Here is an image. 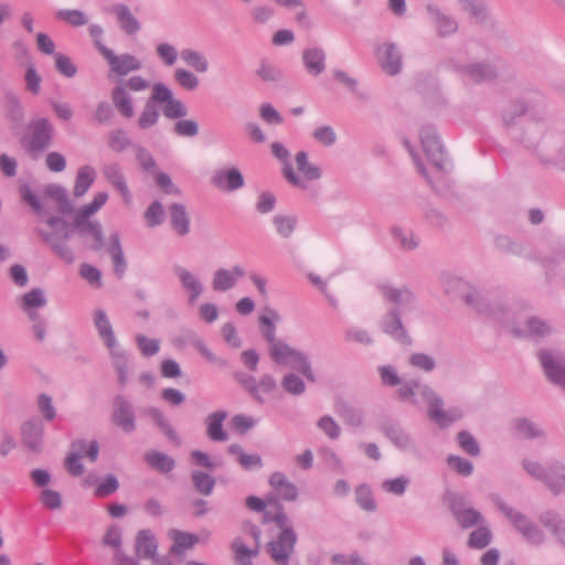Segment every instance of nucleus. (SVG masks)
I'll return each instance as SVG.
<instances>
[{
  "label": "nucleus",
  "mask_w": 565,
  "mask_h": 565,
  "mask_svg": "<svg viewBox=\"0 0 565 565\" xmlns=\"http://www.w3.org/2000/svg\"><path fill=\"white\" fill-rule=\"evenodd\" d=\"M427 10L440 36H447L457 31L458 24L451 17L444 14L437 7L431 4L427 7Z\"/></svg>",
  "instance_id": "e433bc0d"
},
{
  "label": "nucleus",
  "mask_w": 565,
  "mask_h": 565,
  "mask_svg": "<svg viewBox=\"0 0 565 565\" xmlns=\"http://www.w3.org/2000/svg\"><path fill=\"white\" fill-rule=\"evenodd\" d=\"M181 60L198 73H205L209 70L207 58L199 51L193 49H183L180 53Z\"/></svg>",
  "instance_id": "a18cd8bd"
},
{
  "label": "nucleus",
  "mask_w": 565,
  "mask_h": 565,
  "mask_svg": "<svg viewBox=\"0 0 565 565\" xmlns=\"http://www.w3.org/2000/svg\"><path fill=\"white\" fill-rule=\"evenodd\" d=\"M397 395L401 401H409L417 393L427 404V415L439 428H447L463 417L460 406H451L444 409L443 397L429 385L418 381H409L399 384Z\"/></svg>",
  "instance_id": "f03ea898"
},
{
  "label": "nucleus",
  "mask_w": 565,
  "mask_h": 565,
  "mask_svg": "<svg viewBox=\"0 0 565 565\" xmlns=\"http://www.w3.org/2000/svg\"><path fill=\"white\" fill-rule=\"evenodd\" d=\"M108 182L120 194L122 202L126 205H129L132 200L131 192L129 190L125 175L117 166H111L108 168Z\"/></svg>",
  "instance_id": "4c0bfd02"
},
{
  "label": "nucleus",
  "mask_w": 565,
  "mask_h": 565,
  "mask_svg": "<svg viewBox=\"0 0 565 565\" xmlns=\"http://www.w3.org/2000/svg\"><path fill=\"white\" fill-rule=\"evenodd\" d=\"M409 484V478L401 476L394 479H386L382 482L381 488L387 493L394 495H403Z\"/></svg>",
  "instance_id": "13d9d810"
},
{
  "label": "nucleus",
  "mask_w": 565,
  "mask_h": 565,
  "mask_svg": "<svg viewBox=\"0 0 565 565\" xmlns=\"http://www.w3.org/2000/svg\"><path fill=\"white\" fill-rule=\"evenodd\" d=\"M419 138L427 159L439 172H446L448 170V161L445 158L444 148L436 129L433 126H423L419 131Z\"/></svg>",
  "instance_id": "0eeeda50"
},
{
  "label": "nucleus",
  "mask_w": 565,
  "mask_h": 565,
  "mask_svg": "<svg viewBox=\"0 0 565 565\" xmlns=\"http://www.w3.org/2000/svg\"><path fill=\"white\" fill-rule=\"evenodd\" d=\"M462 9L478 22H483L487 18V6L482 0H459Z\"/></svg>",
  "instance_id": "5fc2aeb1"
},
{
  "label": "nucleus",
  "mask_w": 565,
  "mask_h": 565,
  "mask_svg": "<svg viewBox=\"0 0 565 565\" xmlns=\"http://www.w3.org/2000/svg\"><path fill=\"white\" fill-rule=\"evenodd\" d=\"M451 66L462 76L473 83H481L495 76V70L488 63H473L468 65H457L450 61Z\"/></svg>",
  "instance_id": "b1692460"
},
{
  "label": "nucleus",
  "mask_w": 565,
  "mask_h": 565,
  "mask_svg": "<svg viewBox=\"0 0 565 565\" xmlns=\"http://www.w3.org/2000/svg\"><path fill=\"white\" fill-rule=\"evenodd\" d=\"M113 422L125 433H131L136 427V417L132 406L121 395L114 398Z\"/></svg>",
  "instance_id": "6ab92c4d"
},
{
  "label": "nucleus",
  "mask_w": 565,
  "mask_h": 565,
  "mask_svg": "<svg viewBox=\"0 0 565 565\" xmlns=\"http://www.w3.org/2000/svg\"><path fill=\"white\" fill-rule=\"evenodd\" d=\"M385 436L403 451H416L417 447L411 435L397 424H387L383 427Z\"/></svg>",
  "instance_id": "c85d7f7f"
},
{
  "label": "nucleus",
  "mask_w": 565,
  "mask_h": 565,
  "mask_svg": "<svg viewBox=\"0 0 565 565\" xmlns=\"http://www.w3.org/2000/svg\"><path fill=\"white\" fill-rule=\"evenodd\" d=\"M270 359L278 365L289 366L301 373L308 381L316 382V376L308 356L280 340L275 345L268 347Z\"/></svg>",
  "instance_id": "20e7f679"
},
{
  "label": "nucleus",
  "mask_w": 565,
  "mask_h": 565,
  "mask_svg": "<svg viewBox=\"0 0 565 565\" xmlns=\"http://www.w3.org/2000/svg\"><path fill=\"white\" fill-rule=\"evenodd\" d=\"M271 153L282 162V175L285 177V179L290 183L292 184L294 186H297V188H300V189H307L308 185H307V182H305L301 177H299L290 161H289V157H290V153L288 151V149L280 142H273L271 146Z\"/></svg>",
  "instance_id": "aec40b11"
},
{
  "label": "nucleus",
  "mask_w": 565,
  "mask_h": 565,
  "mask_svg": "<svg viewBox=\"0 0 565 565\" xmlns=\"http://www.w3.org/2000/svg\"><path fill=\"white\" fill-rule=\"evenodd\" d=\"M108 253L111 256L114 275L117 279H122L127 270V260L125 258L122 248L120 246L119 236L117 234H113L110 237Z\"/></svg>",
  "instance_id": "c9c22d12"
},
{
  "label": "nucleus",
  "mask_w": 565,
  "mask_h": 565,
  "mask_svg": "<svg viewBox=\"0 0 565 565\" xmlns=\"http://www.w3.org/2000/svg\"><path fill=\"white\" fill-rule=\"evenodd\" d=\"M40 237L50 245V247L66 263H73L75 257L72 249L65 243L67 232L63 234V239H60L56 233H47L43 230H36Z\"/></svg>",
  "instance_id": "c756f323"
},
{
  "label": "nucleus",
  "mask_w": 565,
  "mask_h": 565,
  "mask_svg": "<svg viewBox=\"0 0 565 565\" xmlns=\"http://www.w3.org/2000/svg\"><path fill=\"white\" fill-rule=\"evenodd\" d=\"M106 203V193L102 192L95 196L93 202L84 205L74 213V225L84 234L92 235L98 243V247L102 246L103 231L99 223H93L89 217L94 215L102 206Z\"/></svg>",
  "instance_id": "39448f33"
},
{
  "label": "nucleus",
  "mask_w": 565,
  "mask_h": 565,
  "mask_svg": "<svg viewBox=\"0 0 565 565\" xmlns=\"http://www.w3.org/2000/svg\"><path fill=\"white\" fill-rule=\"evenodd\" d=\"M380 326L382 331L395 341L404 345H409L412 343V339L402 322L401 312L397 308H391L382 318Z\"/></svg>",
  "instance_id": "4468645a"
},
{
  "label": "nucleus",
  "mask_w": 565,
  "mask_h": 565,
  "mask_svg": "<svg viewBox=\"0 0 565 565\" xmlns=\"http://www.w3.org/2000/svg\"><path fill=\"white\" fill-rule=\"evenodd\" d=\"M145 460L147 463L153 468L154 470L167 473L170 472L174 468V460L168 455L151 450L145 454Z\"/></svg>",
  "instance_id": "37998d69"
},
{
  "label": "nucleus",
  "mask_w": 565,
  "mask_h": 565,
  "mask_svg": "<svg viewBox=\"0 0 565 565\" xmlns=\"http://www.w3.org/2000/svg\"><path fill=\"white\" fill-rule=\"evenodd\" d=\"M162 111L163 116L169 119H181L188 115V108L184 103L174 97L163 106Z\"/></svg>",
  "instance_id": "bf43d9fd"
},
{
  "label": "nucleus",
  "mask_w": 565,
  "mask_h": 565,
  "mask_svg": "<svg viewBox=\"0 0 565 565\" xmlns=\"http://www.w3.org/2000/svg\"><path fill=\"white\" fill-rule=\"evenodd\" d=\"M136 554L140 558L156 559L157 541L150 530H140L136 535Z\"/></svg>",
  "instance_id": "2f4dec72"
},
{
  "label": "nucleus",
  "mask_w": 565,
  "mask_h": 565,
  "mask_svg": "<svg viewBox=\"0 0 565 565\" xmlns=\"http://www.w3.org/2000/svg\"><path fill=\"white\" fill-rule=\"evenodd\" d=\"M297 533L294 529H286L266 544V552L276 565H288L295 552Z\"/></svg>",
  "instance_id": "6e6552de"
},
{
  "label": "nucleus",
  "mask_w": 565,
  "mask_h": 565,
  "mask_svg": "<svg viewBox=\"0 0 565 565\" xmlns=\"http://www.w3.org/2000/svg\"><path fill=\"white\" fill-rule=\"evenodd\" d=\"M536 153L540 160L547 166L558 169L565 168V141L546 138L537 145Z\"/></svg>",
  "instance_id": "9b49d317"
},
{
  "label": "nucleus",
  "mask_w": 565,
  "mask_h": 565,
  "mask_svg": "<svg viewBox=\"0 0 565 565\" xmlns=\"http://www.w3.org/2000/svg\"><path fill=\"white\" fill-rule=\"evenodd\" d=\"M280 320L279 313L275 309L266 308L265 313L259 316L260 331L269 345H275L280 339L276 337L275 323Z\"/></svg>",
  "instance_id": "72a5a7b5"
},
{
  "label": "nucleus",
  "mask_w": 565,
  "mask_h": 565,
  "mask_svg": "<svg viewBox=\"0 0 565 565\" xmlns=\"http://www.w3.org/2000/svg\"><path fill=\"white\" fill-rule=\"evenodd\" d=\"M96 178L95 170L89 166L81 167L77 171L75 185H74V196L81 198L83 196L90 185L94 183Z\"/></svg>",
  "instance_id": "79ce46f5"
},
{
  "label": "nucleus",
  "mask_w": 565,
  "mask_h": 565,
  "mask_svg": "<svg viewBox=\"0 0 565 565\" xmlns=\"http://www.w3.org/2000/svg\"><path fill=\"white\" fill-rule=\"evenodd\" d=\"M355 501L361 509L367 512H374L376 510V502L373 498V493L366 484H360L355 489Z\"/></svg>",
  "instance_id": "3c124183"
},
{
  "label": "nucleus",
  "mask_w": 565,
  "mask_h": 565,
  "mask_svg": "<svg viewBox=\"0 0 565 565\" xmlns=\"http://www.w3.org/2000/svg\"><path fill=\"white\" fill-rule=\"evenodd\" d=\"M47 196L52 198L58 204V211L62 214H72L74 212V205L68 199L66 190L58 184H50L45 189Z\"/></svg>",
  "instance_id": "a19ab883"
},
{
  "label": "nucleus",
  "mask_w": 565,
  "mask_h": 565,
  "mask_svg": "<svg viewBox=\"0 0 565 565\" xmlns=\"http://www.w3.org/2000/svg\"><path fill=\"white\" fill-rule=\"evenodd\" d=\"M111 102L118 114L130 119L135 116L134 99L129 92L116 84L111 90Z\"/></svg>",
  "instance_id": "cd10ccee"
},
{
  "label": "nucleus",
  "mask_w": 565,
  "mask_h": 565,
  "mask_svg": "<svg viewBox=\"0 0 565 565\" xmlns=\"http://www.w3.org/2000/svg\"><path fill=\"white\" fill-rule=\"evenodd\" d=\"M380 290L384 300L392 303V308H397L399 312L402 309L413 308L416 303L414 292L405 285L396 287L390 284H382Z\"/></svg>",
  "instance_id": "ddd939ff"
},
{
  "label": "nucleus",
  "mask_w": 565,
  "mask_h": 565,
  "mask_svg": "<svg viewBox=\"0 0 565 565\" xmlns=\"http://www.w3.org/2000/svg\"><path fill=\"white\" fill-rule=\"evenodd\" d=\"M450 510L457 523L463 529H469L483 520L481 513L469 505L462 495L451 497Z\"/></svg>",
  "instance_id": "f8f14e48"
},
{
  "label": "nucleus",
  "mask_w": 565,
  "mask_h": 565,
  "mask_svg": "<svg viewBox=\"0 0 565 565\" xmlns=\"http://www.w3.org/2000/svg\"><path fill=\"white\" fill-rule=\"evenodd\" d=\"M31 130L30 148L40 152L51 145L53 137V125L46 118H38L30 122Z\"/></svg>",
  "instance_id": "dca6fc26"
},
{
  "label": "nucleus",
  "mask_w": 565,
  "mask_h": 565,
  "mask_svg": "<svg viewBox=\"0 0 565 565\" xmlns=\"http://www.w3.org/2000/svg\"><path fill=\"white\" fill-rule=\"evenodd\" d=\"M68 452L94 462L99 454V445L96 440L76 439L71 444Z\"/></svg>",
  "instance_id": "58836bf2"
},
{
  "label": "nucleus",
  "mask_w": 565,
  "mask_h": 565,
  "mask_svg": "<svg viewBox=\"0 0 565 565\" xmlns=\"http://www.w3.org/2000/svg\"><path fill=\"white\" fill-rule=\"evenodd\" d=\"M515 435L522 439H534L544 437L543 428L527 419V418H518L513 422Z\"/></svg>",
  "instance_id": "ea45409f"
},
{
  "label": "nucleus",
  "mask_w": 565,
  "mask_h": 565,
  "mask_svg": "<svg viewBox=\"0 0 565 565\" xmlns=\"http://www.w3.org/2000/svg\"><path fill=\"white\" fill-rule=\"evenodd\" d=\"M245 274V269L239 265H235L232 269L220 268L213 274L212 288L215 291H227L234 288L237 280Z\"/></svg>",
  "instance_id": "412c9836"
},
{
  "label": "nucleus",
  "mask_w": 565,
  "mask_h": 565,
  "mask_svg": "<svg viewBox=\"0 0 565 565\" xmlns=\"http://www.w3.org/2000/svg\"><path fill=\"white\" fill-rule=\"evenodd\" d=\"M108 349L110 350L111 364L117 372L118 383L125 386L128 382L129 356L125 350L116 343V338L108 327Z\"/></svg>",
  "instance_id": "a211bd4d"
},
{
  "label": "nucleus",
  "mask_w": 565,
  "mask_h": 565,
  "mask_svg": "<svg viewBox=\"0 0 565 565\" xmlns=\"http://www.w3.org/2000/svg\"><path fill=\"white\" fill-rule=\"evenodd\" d=\"M491 532L488 527L479 526L470 533L468 544L472 548H484L491 542Z\"/></svg>",
  "instance_id": "680f3d73"
},
{
  "label": "nucleus",
  "mask_w": 565,
  "mask_h": 565,
  "mask_svg": "<svg viewBox=\"0 0 565 565\" xmlns=\"http://www.w3.org/2000/svg\"><path fill=\"white\" fill-rule=\"evenodd\" d=\"M186 341L192 344L209 362H212L214 364H218L221 366H225L226 362L217 358L215 354L212 353V351L207 348V345L204 343L202 338H200L195 332H188L186 333Z\"/></svg>",
  "instance_id": "de8ad7c7"
},
{
  "label": "nucleus",
  "mask_w": 565,
  "mask_h": 565,
  "mask_svg": "<svg viewBox=\"0 0 565 565\" xmlns=\"http://www.w3.org/2000/svg\"><path fill=\"white\" fill-rule=\"evenodd\" d=\"M494 504L497 508L505 515V518L511 522L513 527L521 532L523 529H525L529 524H531L533 521L524 513L516 511L512 507H510L508 503H505L502 499L499 497H495L493 499Z\"/></svg>",
  "instance_id": "f704fd0d"
},
{
  "label": "nucleus",
  "mask_w": 565,
  "mask_h": 565,
  "mask_svg": "<svg viewBox=\"0 0 565 565\" xmlns=\"http://www.w3.org/2000/svg\"><path fill=\"white\" fill-rule=\"evenodd\" d=\"M21 434L24 445L32 451H40L44 427L40 420H29L22 425Z\"/></svg>",
  "instance_id": "bb28decb"
},
{
  "label": "nucleus",
  "mask_w": 565,
  "mask_h": 565,
  "mask_svg": "<svg viewBox=\"0 0 565 565\" xmlns=\"http://www.w3.org/2000/svg\"><path fill=\"white\" fill-rule=\"evenodd\" d=\"M173 97L172 90L163 83H154L152 85V92L150 97L147 99L148 103L156 105L157 104H167Z\"/></svg>",
  "instance_id": "0e129e2a"
},
{
  "label": "nucleus",
  "mask_w": 565,
  "mask_h": 565,
  "mask_svg": "<svg viewBox=\"0 0 565 565\" xmlns=\"http://www.w3.org/2000/svg\"><path fill=\"white\" fill-rule=\"evenodd\" d=\"M519 533L529 544L535 546L542 545L546 541L545 533L535 522H532Z\"/></svg>",
  "instance_id": "052dcab7"
},
{
  "label": "nucleus",
  "mask_w": 565,
  "mask_h": 565,
  "mask_svg": "<svg viewBox=\"0 0 565 565\" xmlns=\"http://www.w3.org/2000/svg\"><path fill=\"white\" fill-rule=\"evenodd\" d=\"M234 552V561L237 565H253L249 557V547H247L241 537L234 539L231 544Z\"/></svg>",
  "instance_id": "774afa93"
},
{
  "label": "nucleus",
  "mask_w": 565,
  "mask_h": 565,
  "mask_svg": "<svg viewBox=\"0 0 565 565\" xmlns=\"http://www.w3.org/2000/svg\"><path fill=\"white\" fill-rule=\"evenodd\" d=\"M269 484L278 492L281 499L286 501L297 500V487L287 479L285 473L279 471L273 472L269 477Z\"/></svg>",
  "instance_id": "473e14b6"
},
{
  "label": "nucleus",
  "mask_w": 565,
  "mask_h": 565,
  "mask_svg": "<svg viewBox=\"0 0 565 565\" xmlns=\"http://www.w3.org/2000/svg\"><path fill=\"white\" fill-rule=\"evenodd\" d=\"M159 116L160 114L157 106L146 102L138 118V127L140 129H149L153 127L158 122Z\"/></svg>",
  "instance_id": "864d4df0"
},
{
  "label": "nucleus",
  "mask_w": 565,
  "mask_h": 565,
  "mask_svg": "<svg viewBox=\"0 0 565 565\" xmlns=\"http://www.w3.org/2000/svg\"><path fill=\"white\" fill-rule=\"evenodd\" d=\"M376 57L382 70L391 76L402 70V54L394 43L386 42L376 49Z\"/></svg>",
  "instance_id": "f3484780"
},
{
  "label": "nucleus",
  "mask_w": 565,
  "mask_h": 565,
  "mask_svg": "<svg viewBox=\"0 0 565 565\" xmlns=\"http://www.w3.org/2000/svg\"><path fill=\"white\" fill-rule=\"evenodd\" d=\"M281 386L288 394L295 396H299L306 391V384L303 380L295 373L286 374L281 380Z\"/></svg>",
  "instance_id": "4d7b16f0"
},
{
  "label": "nucleus",
  "mask_w": 565,
  "mask_h": 565,
  "mask_svg": "<svg viewBox=\"0 0 565 565\" xmlns=\"http://www.w3.org/2000/svg\"><path fill=\"white\" fill-rule=\"evenodd\" d=\"M457 440L460 448L468 455L476 457L480 454V446L469 431H459L457 435Z\"/></svg>",
  "instance_id": "e2e57ef3"
},
{
  "label": "nucleus",
  "mask_w": 565,
  "mask_h": 565,
  "mask_svg": "<svg viewBox=\"0 0 565 565\" xmlns=\"http://www.w3.org/2000/svg\"><path fill=\"white\" fill-rule=\"evenodd\" d=\"M392 234L399 246L405 250H412L418 246V242L412 231H406L402 227H394L392 230Z\"/></svg>",
  "instance_id": "69168bd1"
},
{
  "label": "nucleus",
  "mask_w": 565,
  "mask_h": 565,
  "mask_svg": "<svg viewBox=\"0 0 565 565\" xmlns=\"http://www.w3.org/2000/svg\"><path fill=\"white\" fill-rule=\"evenodd\" d=\"M212 184L225 192H233L244 186V177L238 168L220 170L211 179Z\"/></svg>",
  "instance_id": "4be33fe9"
},
{
  "label": "nucleus",
  "mask_w": 565,
  "mask_h": 565,
  "mask_svg": "<svg viewBox=\"0 0 565 565\" xmlns=\"http://www.w3.org/2000/svg\"><path fill=\"white\" fill-rule=\"evenodd\" d=\"M46 302L47 301L44 291L40 288H33L29 292L24 294L21 298L23 310L42 308L46 305Z\"/></svg>",
  "instance_id": "603ef678"
},
{
  "label": "nucleus",
  "mask_w": 565,
  "mask_h": 565,
  "mask_svg": "<svg viewBox=\"0 0 565 565\" xmlns=\"http://www.w3.org/2000/svg\"><path fill=\"white\" fill-rule=\"evenodd\" d=\"M337 412L344 423L350 426L360 427L363 424V412L345 402L337 405Z\"/></svg>",
  "instance_id": "49530a36"
},
{
  "label": "nucleus",
  "mask_w": 565,
  "mask_h": 565,
  "mask_svg": "<svg viewBox=\"0 0 565 565\" xmlns=\"http://www.w3.org/2000/svg\"><path fill=\"white\" fill-rule=\"evenodd\" d=\"M296 164L299 172L303 174V178L301 179L305 182L319 180L321 178L320 168L308 161V154L306 151H299L296 154Z\"/></svg>",
  "instance_id": "c03bdc74"
},
{
  "label": "nucleus",
  "mask_w": 565,
  "mask_h": 565,
  "mask_svg": "<svg viewBox=\"0 0 565 565\" xmlns=\"http://www.w3.org/2000/svg\"><path fill=\"white\" fill-rule=\"evenodd\" d=\"M141 68L142 63L136 55L127 52L116 53L108 49V72L118 77V81Z\"/></svg>",
  "instance_id": "1a4fd4ad"
},
{
  "label": "nucleus",
  "mask_w": 565,
  "mask_h": 565,
  "mask_svg": "<svg viewBox=\"0 0 565 565\" xmlns=\"http://www.w3.org/2000/svg\"><path fill=\"white\" fill-rule=\"evenodd\" d=\"M527 111V105L524 100L516 99L504 109L502 120L507 127L513 126L518 117L523 116Z\"/></svg>",
  "instance_id": "8fccbe9b"
},
{
  "label": "nucleus",
  "mask_w": 565,
  "mask_h": 565,
  "mask_svg": "<svg viewBox=\"0 0 565 565\" xmlns=\"http://www.w3.org/2000/svg\"><path fill=\"white\" fill-rule=\"evenodd\" d=\"M170 223L174 232L180 236H185L190 232V216L186 207L182 203H172L169 206Z\"/></svg>",
  "instance_id": "7c9ffc66"
},
{
  "label": "nucleus",
  "mask_w": 565,
  "mask_h": 565,
  "mask_svg": "<svg viewBox=\"0 0 565 565\" xmlns=\"http://www.w3.org/2000/svg\"><path fill=\"white\" fill-rule=\"evenodd\" d=\"M465 301L478 312L500 321L516 337H544L550 333V327L535 317L515 316L514 311L500 300L472 291L465 296Z\"/></svg>",
  "instance_id": "f257e3e1"
},
{
  "label": "nucleus",
  "mask_w": 565,
  "mask_h": 565,
  "mask_svg": "<svg viewBox=\"0 0 565 565\" xmlns=\"http://www.w3.org/2000/svg\"><path fill=\"white\" fill-rule=\"evenodd\" d=\"M191 479L198 492L203 495H210L212 493L215 486V479L212 476L203 471L195 470L192 472Z\"/></svg>",
  "instance_id": "09e8293b"
},
{
  "label": "nucleus",
  "mask_w": 565,
  "mask_h": 565,
  "mask_svg": "<svg viewBox=\"0 0 565 565\" xmlns=\"http://www.w3.org/2000/svg\"><path fill=\"white\" fill-rule=\"evenodd\" d=\"M228 414L225 411H215L205 417L206 436L212 441H226L230 436L223 427Z\"/></svg>",
  "instance_id": "393cba45"
},
{
  "label": "nucleus",
  "mask_w": 565,
  "mask_h": 565,
  "mask_svg": "<svg viewBox=\"0 0 565 565\" xmlns=\"http://www.w3.org/2000/svg\"><path fill=\"white\" fill-rule=\"evenodd\" d=\"M521 466L529 477L543 483L553 495L565 493V463L562 461L543 465L534 459L524 458Z\"/></svg>",
  "instance_id": "7ed1b4c3"
},
{
  "label": "nucleus",
  "mask_w": 565,
  "mask_h": 565,
  "mask_svg": "<svg viewBox=\"0 0 565 565\" xmlns=\"http://www.w3.org/2000/svg\"><path fill=\"white\" fill-rule=\"evenodd\" d=\"M108 14L118 30L127 36L136 35L141 30L140 21L126 3H113L108 8Z\"/></svg>",
  "instance_id": "9d476101"
},
{
  "label": "nucleus",
  "mask_w": 565,
  "mask_h": 565,
  "mask_svg": "<svg viewBox=\"0 0 565 565\" xmlns=\"http://www.w3.org/2000/svg\"><path fill=\"white\" fill-rule=\"evenodd\" d=\"M539 521L565 550V516L555 509H545L540 513Z\"/></svg>",
  "instance_id": "2eb2a0df"
},
{
  "label": "nucleus",
  "mask_w": 565,
  "mask_h": 565,
  "mask_svg": "<svg viewBox=\"0 0 565 565\" xmlns=\"http://www.w3.org/2000/svg\"><path fill=\"white\" fill-rule=\"evenodd\" d=\"M174 273L181 282L182 288L189 295V303L194 305L204 290L203 284L193 273L184 267L175 266Z\"/></svg>",
  "instance_id": "5701e85b"
},
{
  "label": "nucleus",
  "mask_w": 565,
  "mask_h": 565,
  "mask_svg": "<svg viewBox=\"0 0 565 565\" xmlns=\"http://www.w3.org/2000/svg\"><path fill=\"white\" fill-rule=\"evenodd\" d=\"M173 78L186 90H195L200 85L199 77L185 68H177L173 73Z\"/></svg>",
  "instance_id": "6e6d98bb"
},
{
  "label": "nucleus",
  "mask_w": 565,
  "mask_h": 565,
  "mask_svg": "<svg viewBox=\"0 0 565 565\" xmlns=\"http://www.w3.org/2000/svg\"><path fill=\"white\" fill-rule=\"evenodd\" d=\"M537 359L547 380L565 390V353L556 349H542Z\"/></svg>",
  "instance_id": "423d86ee"
},
{
  "label": "nucleus",
  "mask_w": 565,
  "mask_h": 565,
  "mask_svg": "<svg viewBox=\"0 0 565 565\" xmlns=\"http://www.w3.org/2000/svg\"><path fill=\"white\" fill-rule=\"evenodd\" d=\"M156 54L167 66L174 65L178 58V51L175 46L167 42L159 43L156 46Z\"/></svg>",
  "instance_id": "338daca9"
},
{
  "label": "nucleus",
  "mask_w": 565,
  "mask_h": 565,
  "mask_svg": "<svg viewBox=\"0 0 565 565\" xmlns=\"http://www.w3.org/2000/svg\"><path fill=\"white\" fill-rule=\"evenodd\" d=\"M301 60L305 68L312 76H318L326 70V52L321 47L315 46L303 50Z\"/></svg>",
  "instance_id": "a878e982"
}]
</instances>
